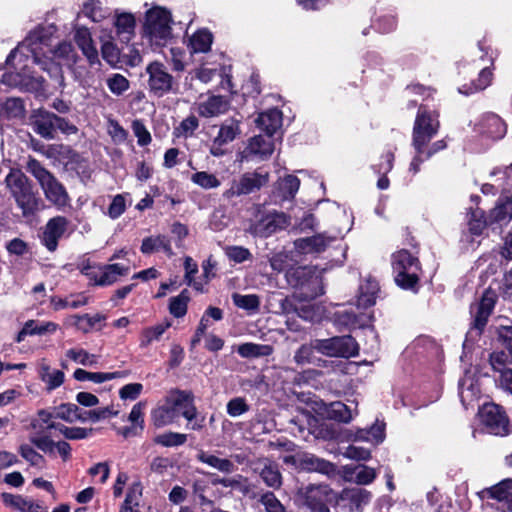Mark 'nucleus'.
Returning a JSON list of instances; mask_svg holds the SVG:
<instances>
[{
	"label": "nucleus",
	"instance_id": "obj_1",
	"mask_svg": "<svg viewBox=\"0 0 512 512\" xmlns=\"http://www.w3.org/2000/svg\"><path fill=\"white\" fill-rule=\"evenodd\" d=\"M52 33L51 28L45 27L31 31L8 55L6 64L9 71L2 75L1 82L9 87L42 94L45 90L44 80L32 70L33 65L37 64L62 85V69L47 54L57 59L74 60L75 52L70 42L63 41L54 47Z\"/></svg>",
	"mask_w": 512,
	"mask_h": 512
},
{
	"label": "nucleus",
	"instance_id": "obj_2",
	"mask_svg": "<svg viewBox=\"0 0 512 512\" xmlns=\"http://www.w3.org/2000/svg\"><path fill=\"white\" fill-rule=\"evenodd\" d=\"M180 415L189 422L188 428L192 430L203 428L205 419L204 417H198L193 396L186 391L175 390L170 392L164 403L152 410L151 420L155 427L161 428L174 423Z\"/></svg>",
	"mask_w": 512,
	"mask_h": 512
},
{
	"label": "nucleus",
	"instance_id": "obj_3",
	"mask_svg": "<svg viewBox=\"0 0 512 512\" xmlns=\"http://www.w3.org/2000/svg\"><path fill=\"white\" fill-rule=\"evenodd\" d=\"M6 186L24 216L35 214L43 206L27 176L20 170L12 169L5 178Z\"/></svg>",
	"mask_w": 512,
	"mask_h": 512
},
{
	"label": "nucleus",
	"instance_id": "obj_4",
	"mask_svg": "<svg viewBox=\"0 0 512 512\" xmlns=\"http://www.w3.org/2000/svg\"><path fill=\"white\" fill-rule=\"evenodd\" d=\"M171 13L160 6L149 9L145 15L143 36L153 47H163L172 38Z\"/></svg>",
	"mask_w": 512,
	"mask_h": 512
},
{
	"label": "nucleus",
	"instance_id": "obj_5",
	"mask_svg": "<svg viewBox=\"0 0 512 512\" xmlns=\"http://www.w3.org/2000/svg\"><path fill=\"white\" fill-rule=\"evenodd\" d=\"M26 168L36 178L49 202L59 208L68 204L69 196L65 187L39 161L30 158Z\"/></svg>",
	"mask_w": 512,
	"mask_h": 512
},
{
	"label": "nucleus",
	"instance_id": "obj_6",
	"mask_svg": "<svg viewBox=\"0 0 512 512\" xmlns=\"http://www.w3.org/2000/svg\"><path fill=\"white\" fill-rule=\"evenodd\" d=\"M143 77H146V88L148 93L161 98L170 93H176L178 82L169 72L167 66L158 60L147 64Z\"/></svg>",
	"mask_w": 512,
	"mask_h": 512
},
{
	"label": "nucleus",
	"instance_id": "obj_7",
	"mask_svg": "<svg viewBox=\"0 0 512 512\" xmlns=\"http://www.w3.org/2000/svg\"><path fill=\"white\" fill-rule=\"evenodd\" d=\"M395 282L403 289H414L418 282L419 261L408 250L401 249L391 256Z\"/></svg>",
	"mask_w": 512,
	"mask_h": 512
},
{
	"label": "nucleus",
	"instance_id": "obj_8",
	"mask_svg": "<svg viewBox=\"0 0 512 512\" xmlns=\"http://www.w3.org/2000/svg\"><path fill=\"white\" fill-rule=\"evenodd\" d=\"M439 126L438 114L425 106H420L413 127L412 145L415 151H423L437 134Z\"/></svg>",
	"mask_w": 512,
	"mask_h": 512
},
{
	"label": "nucleus",
	"instance_id": "obj_9",
	"mask_svg": "<svg viewBox=\"0 0 512 512\" xmlns=\"http://www.w3.org/2000/svg\"><path fill=\"white\" fill-rule=\"evenodd\" d=\"M299 286L301 287V292L299 295H295L293 297H281L278 299L279 313L288 316L286 324L288 329L293 331L298 330V328L294 326L290 320V316L296 315L297 312L298 304L295 302L296 299L299 301H308L324 293L321 281L317 276L312 277L307 285L304 282H301L299 283Z\"/></svg>",
	"mask_w": 512,
	"mask_h": 512
},
{
	"label": "nucleus",
	"instance_id": "obj_10",
	"mask_svg": "<svg viewBox=\"0 0 512 512\" xmlns=\"http://www.w3.org/2000/svg\"><path fill=\"white\" fill-rule=\"evenodd\" d=\"M479 415L481 422L490 434L506 436L512 430L505 411L497 404H484L479 410Z\"/></svg>",
	"mask_w": 512,
	"mask_h": 512
},
{
	"label": "nucleus",
	"instance_id": "obj_11",
	"mask_svg": "<svg viewBox=\"0 0 512 512\" xmlns=\"http://www.w3.org/2000/svg\"><path fill=\"white\" fill-rule=\"evenodd\" d=\"M314 348L330 357L349 358L355 356L358 352L357 343L349 335L315 340Z\"/></svg>",
	"mask_w": 512,
	"mask_h": 512
},
{
	"label": "nucleus",
	"instance_id": "obj_12",
	"mask_svg": "<svg viewBox=\"0 0 512 512\" xmlns=\"http://www.w3.org/2000/svg\"><path fill=\"white\" fill-rule=\"evenodd\" d=\"M495 303L496 294L491 290H487L478 302L471 305L470 313L472 323L471 329L468 332L469 337L474 338L482 333L494 309Z\"/></svg>",
	"mask_w": 512,
	"mask_h": 512
},
{
	"label": "nucleus",
	"instance_id": "obj_13",
	"mask_svg": "<svg viewBox=\"0 0 512 512\" xmlns=\"http://www.w3.org/2000/svg\"><path fill=\"white\" fill-rule=\"evenodd\" d=\"M269 181L268 173H245L238 179H233L230 187L226 189L222 196L226 200H231L235 197L250 194L261 187L266 185Z\"/></svg>",
	"mask_w": 512,
	"mask_h": 512
},
{
	"label": "nucleus",
	"instance_id": "obj_14",
	"mask_svg": "<svg viewBox=\"0 0 512 512\" xmlns=\"http://www.w3.org/2000/svg\"><path fill=\"white\" fill-rule=\"evenodd\" d=\"M330 493L327 485H308L298 490L297 500L309 512H330L327 506Z\"/></svg>",
	"mask_w": 512,
	"mask_h": 512
},
{
	"label": "nucleus",
	"instance_id": "obj_15",
	"mask_svg": "<svg viewBox=\"0 0 512 512\" xmlns=\"http://www.w3.org/2000/svg\"><path fill=\"white\" fill-rule=\"evenodd\" d=\"M290 224L289 218L282 212L269 213L253 223L249 231L251 234L266 238L285 229Z\"/></svg>",
	"mask_w": 512,
	"mask_h": 512
},
{
	"label": "nucleus",
	"instance_id": "obj_16",
	"mask_svg": "<svg viewBox=\"0 0 512 512\" xmlns=\"http://www.w3.org/2000/svg\"><path fill=\"white\" fill-rule=\"evenodd\" d=\"M240 121L227 119L219 128L217 136L214 137L210 146V154L215 157L223 156L226 153L225 146L236 139L241 133Z\"/></svg>",
	"mask_w": 512,
	"mask_h": 512
},
{
	"label": "nucleus",
	"instance_id": "obj_17",
	"mask_svg": "<svg viewBox=\"0 0 512 512\" xmlns=\"http://www.w3.org/2000/svg\"><path fill=\"white\" fill-rule=\"evenodd\" d=\"M30 120L33 130L46 139L54 138L56 128H62V122L64 121L60 117L44 109L34 110Z\"/></svg>",
	"mask_w": 512,
	"mask_h": 512
},
{
	"label": "nucleus",
	"instance_id": "obj_18",
	"mask_svg": "<svg viewBox=\"0 0 512 512\" xmlns=\"http://www.w3.org/2000/svg\"><path fill=\"white\" fill-rule=\"evenodd\" d=\"M475 131L489 139L499 140L506 134L507 126L498 115L487 113L478 120Z\"/></svg>",
	"mask_w": 512,
	"mask_h": 512
},
{
	"label": "nucleus",
	"instance_id": "obj_19",
	"mask_svg": "<svg viewBox=\"0 0 512 512\" xmlns=\"http://www.w3.org/2000/svg\"><path fill=\"white\" fill-rule=\"evenodd\" d=\"M113 34L122 43H129L135 36L136 19L132 13L116 10L112 18Z\"/></svg>",
	"mask_w": 512,
	"mask_h": 512
},
{
	"label": "nucleus",
	"instance_id": "obj_20",
	"mask_svg": "<svg viewBox=\"0 0 512 512\" xmlns=\"http://www.w3.org/2000/svg\"><path fill=\"white\" fill-rule=\"evenodd\" d=\"M372 316L367 313H356L352 307L341 308L333 314V322L340 329H354L367 326Z\"/></svg>",
	"mask_w": 512,
	"mask_h": 512
},
{
	"label": "nucleus",
	"instance_id": "obj_21",
	"mask_svg": "<svg viewBox=\"0 0 512 512\" xmlns=\"http://www.w3.org/2000/svg\"><path fill=\"white\" fill-rule=\"evenodd\" d=\"M68 227V220L63 216L51 218L43 231L42 243L49 251H55L59 239L64 235Z\"/></svg>",
	"mask_w": 512,
	"mask_h": 512
},
{
	"label": "nucleus",
	"instance_id": "obj_22",
	"mask_svg": "<svg viewBox=\"0 0 512 512\" xmlns=\"http://www.w3.org/2000/svg\"><path fill=\"white\" fill-rule=\"evenodd\" d=\"M229 106V101L225 97L212 95L195 103L193 109L201 117L212 118L225 114L229 110Z\"/></svg>",
	"mask_w": 512,
	"mask_h": 512
},
{
	"label": "nucleus",
	"instance_id": "obj_23",
	"mask_svg": "<svg viewBox=\"0 0 512 512\" xmlns=\"http://www.w3.org/2000/svg\"><path fill=\"white\" fill-rule=\"evenodd\" d=\"M130 271L129 266L122 264H107L98 268V274L92 276L95 285L108 286L117 282L120 277L126 276Z\"/></svg>",
	"mask_w": 512,
	"mask_h": 512
},
{
	"label": "nucleus",
	"instance_id": "obj_24",
	"mask_svg": "<svg viewBox=\"0 0 512 512\" xmlns=\"http://www.w3.org/2000/svg\"><path fill=\"white\" fill-rule=\"evenodd\" d=\"M481 394L478 379L471 372H466L459 381V396L464 407H468L476 401Z\"/></svg>",
	"mask_w": 512,
	"mask_h": 512
},
{
	"label": "nucleus",
	"instance_id": "obj_25",
	"mask_svg": "<svg viewBox=\"0 0 512 512\" xmlns=\"http://www.w3.org/2000/svg\"><path fill=\"white\" fill-rule=\"evenodd\" d=\"M335 236L327 237L325 234H317L312 237L300 238L294 242L296 250L301 254L321 253L326 250Z\"/></svg>",
	"mask_w": 512,
	"mask_h": 512
},
{
	"label": "nucleus",
	"instance_id": "obj_26",
	"mask_svg": "<svg viewBox=\"0 0 512 512\" xmlns=\"http://www.w3.org/2000/svg\"><path fill=\"white\" fill-rule=\"evenodd\" d=\"M101 53L103 59L111 65L119 61L120 51L115 44V36L112 29L101 28L99 31Z\"/></svg>",
	"mask_w": 512,
	"mask_h": 512
},
{
	"label": "nucleus",
	"instance_id": "obj_27",
	"mask_svg": "<svg viewBox=\"0 0 512 512\" xmlns=\"http://www.w3.org/2000/svg\"><path fill=\"white\" fill-rule=\"evenodd\" d=\"M274 141L268 134L266 136L257 135L249 140L246 151L248 155L257 157L260 160L269 158L274 152Z\"/></svg>",
	"mask_w": 512,
	"mask_h": 512
},
{
	"label": "nucleus",
	"instance_id": "obj_28",
	"mask_svg": "<svg viewBox=\"0 0 512 512\" xmlns=\"http://www.w3.org/2000/svg\"><path fill=\"white\" fill-rule=\"evenodd\" d=\"M74 40L91 64H94L98 61V51L94 45L91 33L88 28H76Z\"/></svg>",
	"mask_w": 512,
	"mask_h": 512
},
{
	"label": "nucleus",
	"instance_id": "obj_29",
	"mask_svg": "<svg viewBox=\"0 0 512 512\" xmlns=\"http://www.w3.org/2000/svg\"><path fill=\"white\" fill-rule=\"evenodd\" d=\"M261 468H256L263 482L272 489H279L282 485V475L280 473L278 464L275 462L264 459L260 461Z\"/></svg>",
	"mask_w": 512,
	"mask_h": 512
},
{
	"label": "nucleus",
	"instance_id": "obj_30",
	"mask_svg": "<svg viewBox=\"0 0 512 512\" xmlns=\"http://www.w3.org/2000/svg\"><path fill=\"white\" fill-rule=\"evenodd\" d=\"M196 458L199 462L218 470L221 473L230 474L236 470L235 464L228 458H221L208 451H198Z\"/></svg>",
	"mask_w": 512,
	"mask_h": 512
},
{
	"label": "nucleus",
	"instance_id": "obj_31",
	"mask_svg": "<svg viewBox=\"0 0 512 512\" xmlns=\"http://www.w3.org/2000/svg\"><path fill=\"white\" fill-rule=\"evenodd\" d=\"M340 498L349 504L351 511H360L370 502L371 494L363 488L354 487L344 489Z\"/></svg>",
	"mask_w": 512,
	"mask_h": 512
},
{
	"label": "nucleus",
	"instance_id": "obj_32",
	"mask_svg": "<svg viewBox=\"0 0 512 512\" xmlns=\"http://www.w3.org/2000/svg\"><path fill=\"white\" fill-rule=\"evenodd\" d=\"M255 122L261 130L272 136L282 126V112L276 108L269 109L259 114Z\"/></svg>",
	"mask_w": 512,
	"mask_h": 512
},
{
	"label": "nucleus",
	"instance_id": "obj_33",
	"mask_svg": "<svg viewBox=\"0 0 512 512\" xmlns=\"http://www.w3.org/2000/svg\"><path fill=\"white\" fill-rule=\"evenodd\" d=\"M300 186V181L293 175H288L279 180L273 192L275 202H283L291 200L297 193Z\"/></svg>",
	"mask_w": 512,
	"mask_h": 512
},
{
	"label": "nucleus",
	"instance_id": "obj_34",
	"mask_svg": "<svg viewBox=\"0 0 512 512\" xmlns=\"http://www.w3.org/2000/svg\"><path fill=\"white\" fill-rule=\"evenodd\" d=\"M1 499L6 507L17 512H40L41 509L38 504L21 495L2 493Z\"/></svg>",
	"mask_w": 512,
	"mask_h": 512
},
{
	"label": "nucleus",
	"instance_id": "obj_35",
	"mask_svg": "<svg viewBox=\"0 0 512 512\" xmlns=\"http://www.w3.org/2000/svg\"><path fill=\"white\" fill-rule=\"evenodd\" d=\"M39 377L46 384L47 390L52 391L63 384L65 375L61 370L52 369L45 360H42L39 364Z\"/></svg>",
	"mask_w": 512,
	"mask_h": 512
},
{
	"label": "nucleus",
	"instance_id": "obj_36",
	"mask_svg": "<svg viewBox=\"0 0 512 512\" xmlns=\"http://www.w3.org/2000/svg\"><path fill=\"white\" fill-rule=\"evenodd\" d=\"M489 496L512 511V479H505L487 490Z\"/></svg>",
	"mask_w": 512,
	"mask_h": 512
},
{
	"label": "nucleus",
	"instance_id": "obj_37",
	"mask_svg": "<svg viewBox=\"0 0 512 512\" xmlns=\"http://www.w3.org/2000/svg\"><path fill=\"white\" fill-rule=\"evenodd\" d=\"M213 485H220L224 488H231L243 495H248L251 492V484L248 478L242 475H234L233 477H217L212 480Z\"/></svg>",
	"mask_w": 512,
	"mask_h": 512
},
{
	"label": "nucleus",
	"instance_id": "obj_38",
	"mask_svg": "<svg viewBox=\"0 0 512 512\" xmlns=\"http://www.w3.org/2000/svg\"><path fill=\"white\" fill-rule=\"evenodd\" d=\"M300 465L305 470L315 471L326 475L332 474L335 471V466L332 463L312 454L303 455L300 459Z\"/></svg>",
	"mask_w": 512,
	"mask_h": 512
},
{
	"label": "nucleus",
	"instance_id": "obj_39",
	"mask_svg": "<svg viewBox=\"0 0 512 512\" xmlns=\"http://www.w3.org/2000/svg\"><path fill=\"white\" fill-rule=\"evenodd\" d=\"M512 218V199L504 197L499 199L496 206L490 211L489 222L504 224Z\"/></svg>",
	"mask_w": 512,
	"mask_h": 512
},
{
	"label": "nucleus",
	"instance_id": "obj_40",
	"mask_svg": "<svg viewBox=\"0 0 512 512\" xmlns=\"http://www.w3.org/2000/svg\"><path fill=\"white\" fill-rule=\"evenodd\" d=\"M52 418L53 414L50 412L46 410L38 411L37 416L30 422V427L33 431L31 435H47L46 432L48 430H57L58 423H55Z\"/></svg>",
	"mask_w": 512,
	"mask_h": 512
},
{
	"label": "nucleus",
	"instance_id": "obj_41",
	"mask_svg": "<svg viewBox=\"0 0 512 512\" xmlns=\"http://www.w3.org/2000/svg\"><path fill=\"white\" fill-rule=\"evenodd\" d=\"M103 320L104 316L99 313H96L94 315H74L68 319L71 325L75 326L79 331L83 333H89L93 329L99 328L98 325Z\"/></svg>",
	"mask_w": 512,
	"mask_h": 512
},
{
	"label": "nucleus",
	"instance_id": "obj_42",
	"mask_svg": "<svg viewBox=\"0 0 512 512\" xmlns=\"http://www.w3.org/2000/svg\"><path fill=\"white\" fill-rule=\"evenodd\" d=\"M345 475L346 478L354 481L355 483L359 485H368L373 482V480L376 478V471L375 469L365 466V465H358L354 468H346L345 469Z\"/></svg>",
	"mask_w": 512,
	"mask_h": 512
},
{
	"label": "nucleus",
	"instance_id": "obj_43",
	"mask_svg": "<svg viewBox=\"0 0 512 512\" xmlns=\"http://www.w3.org/2000/svg\"><path fill=\"white\" fill-rule=\"evenodd\" d=\"M379 290L378 283L375 280H367L360 285V292L357 298V308L366 309L375 304L376 294Z\"/></svg>",
	"mask_w": 512,
	"mask_h": 512
},
{
	"label": "nucleus",
	"instance_id": "obj_44",
	"mask_svg": "<svg viewBox=\"0 0 512 512\" xmlns=\"http://www.w3.org/2000/svg\"><path fill=\"white\" fill-rule=\"evenodd\" d=\"M212 44V34L207 30H198L190 38L188 48L190 53H206Z\"/></svg>",
	"mask_w": 512,
	"mask_h": 512
},
{
	"label": "nucleus",
	"instance_id": "obj_45",
	"mask_svg": "<svg viewBox=\"0 0 512 512\" xmlns=\"http://www.w3.org/2000/svg\"><path fill=\"white\" fill-rule=\"evenodd\" d=\"M326 416L329 419L349 423L353 419L352 409L343 402H332L325 408Z\"/></svg>",
	"mask_w": 512,
	"mask_h": 512
},
{
	"label": "nucleus",
	"instance_id": "obj_46",
	"mask_svg": "<svg viewBox=\"0 0 512 512\" xmlns=\"http://www.w3.org/2000/svg\"><path fill=\"white\" fill-rule=\"evenodd\" d=\"M237 352L243 358H258L271 355L273 353V347L267 344L247 342L239 345Z\"/></svg>",
	"mask_w": 512,
	"mask_h": 512
},
{
	"label": "nucleus",
	"instance_id": "obj_47",
	"mask_svg": "<svg viewBox=\"0 0 512 512\" xmlns=\"http://www.w3.org/2000/svg\"><path fill=\"white\" fill-rule=\"evenodd\" d=\"M162 250L168 256L173 255L170 241L165 236L148 237L142 241L141 252L149 254L155 251Z\"/></svg>",
	"mask_w": 512,
	"mask_h": 512
},
{
	"label": "nucleus",
	"instance_id": "obj_48",
	"mask_svg": "<svg viewBox=\"0 0 512 512\" xmlns=\"http://www.w3.org/2000/svg\"><path fill=\"white\" fill-rule=\"evenodd\" d=\"M123 376L122 372L116 371V372H110V373H104V372H88L84 369H76L74 371V378L78 381H91L94 383H103L106 381H110L112 379L120 378Z\"/></svg>",
	"mask_w": 512,
	"mask_h": 512
},
{
	"label": "nucleus",
	"instance_id": "obj_49",
	"mask_svg": "<svg viewBox=\"0 0 512 512\" xmlns=\"http://www.w3.org/2000/svg\"><path fill=\"white\" fill-rule=\"evenodd\" d=\"M83 14L93 22H101L110 16V10L99 0H89L83 5Z\"/></svg>",
	"mask_w": 512,
	"mask_h": 512
},
{
	"label": "nucleus",
	"instance_id": "obj_50",
	"mask_svg": "<svg viewBox=\"0 0 512 512\" xmlns=\"http://www.w3.org/2000/svg\"><path fill=\"white\" fill-rule=\"evenodd\" d=\"M171 326L169 321L147 327L141 332L140 346L148 347L152 342L160 340L164 332Z\"/></svg>",
	"mask_w": 512,
	"mask_h": 512
},
{
	"label": "nucleus",
	"instance_id": "obj_51",
	"mask_svg": "<svg viewBox=\"0 0 512 512\" xmlns=\"http://www.w3.org/2000/svg\"><path fill=\"white\" fill-rule=\"evenodd\" d=\"M53 417L60 418L66 422L73 423L77 420L86 422L87 418L83 416L82 410L77 405L67 403L57 407Z\"/></svg>",
	"mask_w": 512,
	"mask_h": 512
},
{
	"label": "nucleus",
	"instance_id": "obj_52",
	"mask_svg": "<svg viewBox=\"0 0 512 512\" xmlns=\"http://www.w3.org/2000/svg\"><path fill=\"white\" fill-rule=\"evenodd\" d=\"M66 357L77 364L88 367L96 366L98 363V356L87 352L83 348L68 349L66 351Z\"/></svg>",
	"mask_w": 512,
	"mask_h": 512
},
{
	"label": "nucleus",
	"instance_id": "obj_53",
	"mask_svg": "<svg viewBox=\"0 0 512 512\" xmlns=\"http://www.w3.org/2000/svg\"><path fill=\"white\" fill-rule=\"evenodd\" d=\"M24 115V104L20 98H8L0 108V116L20 118Z\"/></svg>",
	"mask_w": 512,
	"mask_h": 512
},
{
	"label": "nucleus",
	"instance_id": "obj_54",
	"mask_svg": "<svg viewBox=\"0 0 512 512\" xmlns=\"http://www.w3.org/2000/svg\"><path fill=\"white\" fill-rule=\"evenodd\" d=\"M191 181L202 189H215L221 185L220 180L212 173L206 171L196 172L191 176Z\"/></svg>",
	"mask_w": 512,
	"mask_h": 512
},
{
	"label": "nucleus",
	"instance_id": "obj_55",
	"mask_svg": "<svg viewBox=\"0 0 512 512\" xmlns=\"http://www.w3.org/2000/svg\"><path fill=\"white\" fill-rule=\"evenodd\" d=\"M106 84L110 92L116 96L122 95L130 88L129 80L119 73L110 75L106 80Z\"/></svg>",
	"mask_w": 512,
	"mask_h": 512
},
{
	"label": "nucleus",
	"instance_id": "obj_56",
	"mask_svg": "<svg viewBox=\"0 0 512 512\" xmlns=\"http://www.w3.org/2000/svg\"><path fill=\"white\" fill-rule=\"evenodd\" d=\"M189 296L187 291H182L178 296L172 297L169 303L170 313L177 318L183 317L187 312Z\"/></svg>",
	"mask_w": 512,
	"mask_h": 512
},
{
	"label": "nucleus",
	"instance_id": "obj_57",
	"mask_svg": "<svg viewBox=\"0 0 512 512\" xmlns=\"http://www.w3.org/2000/svg\"><path fill=\"white\" fill-rule=\"evenodd\" d=\"M224 253L229 261L240 264L252 259L249 249L243 246L231 245L224 248Z\"/></svg>",
	"mask_w": 512,
	"mask_h": 512
},
{
	"label": "nucleus",
	"instance_id": "obj_58",
	"mask_svg": "<svg viewBox=\"0 0 512 512\" xmlns=\"http://www.w3.org/2000/svg\"><path fill=\"white\" fill-rule=\"evenodd\" d=\"M512 354H507L504 351H495L490 354V365L495 372H498L499 375H502L503 371H509L511 368L507 367V364L510 363Z\"/></svg>",
	"mask_w": 512,
	"mask_h": 512
},
{
	"label": "nucleus",
	"instance_id": "obj_59",
	"mask_svg": "<svg viewBox=\"0 0 512 512\" xmlns=\"http://www.w3.org/2000/svg\"><path fill=\"white\" fill-rule=\"evenodd\" d=\"M187 440V435L177 432H166L158 435L155 442L165 447H174L183 445Z\"/></svg>",
	"mask_w": 512,
	"mask_h": 512
},
{
	"label": "nucleus",
	"instance_id": "obj_60",
	"mask_svg": "<svg viewBox=\"0 0 512 512\" xmlns=\"http://www.w3.org/2000/svg\"><path fill=\"white\" fill-rule=\"evenodd\" d=\"M184 269H185V280L189 286H192L198 291L203 290V286L200 282L194 280L195 274L198 272L197 263L190 257L184 258Z\"/></svg>",
	"mask_w": 512,
	"mask_h": 512
},
{
	"label": "nucleus",
	"instance_id": "obj_61",
	"mask_svg": "<svg viewBox=\"0 0 512 512\" xmlns=\"http://www.w3.org/2000/svg\"><path fill=\"white\" fill-rule=\"evenodd\" d=\"M142 496V486L140 483H134L129 487L125 501L121 507V510L134 509L139 505Z\"/></svg>",
	"mask_w": 512,
	"mask_h": 512
},
{
	"label": "nucleus",
	"instance_id": "obj_62",
	"mask_svg": "<svg viewBox=\"0 0 512 512\" xmlns=\"http://www.w3.org/2000/svg\"><path fill=\"white\" fill-rule=\"evenodd\" d=\"M487 220L484 219V212L481 209H476L471 212L469 219V231L473 235H480L486 228Z\"/></svg>",
	"mask_w": 512,
	"mask_h": 512
},
{
	"label": "nucleus",
	"instance_id": "obj_63",
	"mask_svg": "<svg viewBox=\"0 0 512 512\" xmlns=\"http://www.w3.org/2000/svg\"><path fill=\"white\" fill-rule=\"evenodd\" d=\"M25 324H31L29 327L30 335H46L53 334L58 329V324L55 322H38L35 320H29Z\"/></svg>",
	"mask_w": 512,
	"mask_h": 512
},
{
	"label": "nucleus",
	"instance_id": "obj_64",
	"mask_svg": "<svg viewBox=\"0 0 512 512\" xmlns=\"http://www.w3.org/2000/svg\"><path fill=\"white\" fill-rule=\"evenodd\" d=\"M57 430L67 439L70 440H80L87 438L92 429L82 428V427H67L65 425L59 424Z\"/></svg>",
	"mask_w": 512,
	"mask_h": 512
}]
</instances>
